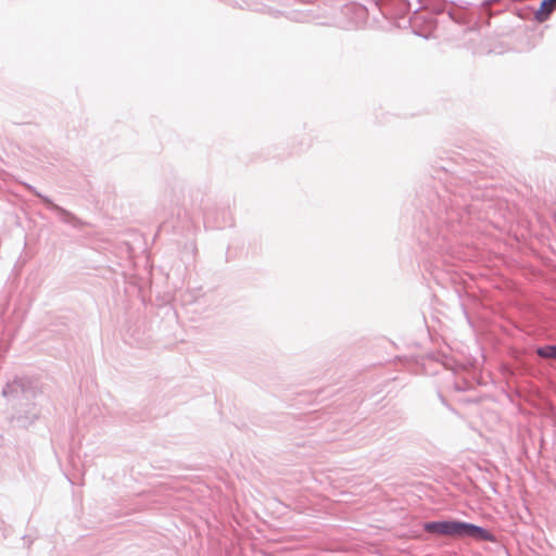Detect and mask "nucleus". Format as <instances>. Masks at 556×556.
<instances>
[{
  "mask_svg": "<svg viewBox=\"0 0 556 556\" xmlns=\"http://www.w3.org/2000/svg\"><path fill=\"white\" fill-rule=\"evenodd\" d=\"M185 250H190L191 255L194 256L197 253V250H198L195 242L191 241V242L187 243L185 245Z\"/></svg>",
  "mask_w": 556,
  "mask_h": 556,
  "instance_id": "nucleus-10",
  "label": "nucleus"
},
{
  "mask_svg": "<svg viewBox=\"0 0 556 556\" xmlns=\"http://www.w3.org/2000/svg\"><path fill=\"white\" fill-rule=\"evenodd\" d=\"M418 197L425 217L421 228L427 237V239L420 237V240L429 250L442 251L443 242L448 239V228L458 217L455 204L446 189L439 191L434 188H425Z\"/></svg>",
  "mask_w": 556,
  "mask_h": 556,
  "instance_id": "nucleus-1",
  "label": "nucleus"
},
{
  "mask_svg": "<svg viewBox=\"0 0 556 556\" xmlns=\"http://www.w3.org/2000/svg\"><path fill=\"white\" fill-rule=\"evenodd\" d=\"M2 396L11 407L8 417L14 428L28 429L41 417V405L37 402L40 388L28 377L15 376L2 388Z\"/></svg>",
  "mask_w": 556,
  "mask_h": 556,
  "instance_id": "nucleus-2",
  "label": "nucleus"
},
{
  "mask_svg": "<svg viewBox=\"0 0 556 556\" xmlns=\"http://www.w3.org/2000/svg\"><path fill=\"white\" fill-rule=\"evenodd\" d=\"M500 0H483L481 1L479 4H475V7L479 8L481 11H486L491 5L497 3ZM450 3L456 5L457 8L459 9H463V10H470L471 7H473L472 3L470 2H467V1H454V0H451Z\"/></svg>",
  "mask_w": 556,
  "mask_h": 556,
  "instance_id": "nucleus-6",
  "label": "nucleus"
},
{
  "mask_svg": "<svg viewBox=\"0 0 556 556\" xmlns=\"http://www.w3.org/2000/svg\"><path fill=\"white\" fill-rule=\"evenodd\" d=\"M24 186L30 193L40 199L48 210L54 212L62 223L71 225L75 229H80L86 225L84 220L78 218L68 210L55 204L49 197L42 194L34 186L26 182L24 184Z\"/></svg>",
  "mask_w": 556,
  "mask_h": 556,
  "instance_id": "nucleus-3",
  "label": "nucleus"
},
{
  "mask_svg": "<svg viewBox=\"0 0 556 556\" xmlns=\"http://www.w3.org/2000/svg\"><path fill=\"white\" fill-rule=\"evenodd\" d=\"M193 296V301L194 303L201 305V304H205V303H210V305H214L217 303V300H216V295L213 291L211 292H206V293H203V294H192Z\"/></svg>",
  "mask_w": 556,
  "mask_h": 556,
  "instance_id": "nucleus-8",
  "label": "nucleus"
},
{
  "mask_svg": "<svg viewBox=\"0 0 556 556\" xmlns=\"http://www.w3.org/2000/svg\"><path fill=\"white\" fill-rule=\"evenodd\" d=\"M439 397L443 405H445L450 410L454 412V409L446 403V401L442 394H439Z\"/></svg>",
  "mask_w": 556,
  "mask_h": 556,
  "instance_id": "nucleus-11",
  "label": "nucleus"
},
{
  "mask_svg": "<svg viewBox=\"0 0 556 556\" xmlns=\"http://www.w3.org/2000/svg\"><path fill=\"white\" fill-rule=\"evenodd\" d=\"M455 389L457 391H464L465 389L463 387H460L458 383H455Z\"/></svg>",
  "mask_w": 556,
  "mask_h": 556,
  "instance_id": "nucleus-12",
  "label": "nucleus"
},
{
  "mask_svg": "<svg viewBox=\"0 0 556 556\" xmlns=\"http://www.w3.org/2000/svg\"><path fill=\"white\" fill-rule=\"evenodd\" d=\"M457 539H471L477 542H491L500 544L497 536L489 529L472 522L458 519Z\"/></svg>",
  "mask_w": 556,
  "mask_h": 556,
  "instance_id": "nucleus-4",
  "label": "nucleus"
},
{
  "mask_svg": "<svg viewBox=\"0 0 556 556\" xmlns=\"http://www.w3.org/2000/svg\"><path fill=\"white\" fill-rule=\"evenodd\" d=\"M458 519L432 520L424 523L422 528L428 533L450 535L456 538Z\"/></svg>",
  "mask_w": 556,
  "mask_h": 556,
  "instance_id": "nucleus-5",
  "label": "nucleus"
},
{
  "mask_svg": "<svg viewBox=\"0 0 556 556\" xmlns=\"http://www.w3.org/2000/svg\"><path fill=\"white\" fill-rule=\"evenodd\" d=\"M538 356L547 359L556 361V343L555 344H544L536 349Z\"/></svg>",
  "mask_w": 556,
  "mask_h": 556,
  "instance_id": "nucleus-7",
  "label": "nucleus"
},
{
  "mask_svg": "<svg viewBox=\"0 0 556 556\" xmlns=\"http://www.w3.org/2000/svg\"><path fill=\"white\" fill-rule=\"evenodd\" d=\"M450 3V1L447 0H443L442 2L435 4L433 7V12L437 13V14H442V13H447V15L450 16L451 20L455 21V22H459V18H457L454 14L453 11H446V4Z\"/></svg>",
  "mask_w": 556,
  "mask_h": 556,
  "instance_id": "nucleus-9",
  "label": "nucleus"
}]
</instances>
